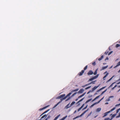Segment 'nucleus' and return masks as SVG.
I'll use <instances>...</instances> for the list:
<instances>
[{
	"label": "nucleus",
	"instance_id": "nucleus-1",
	"mask_svg": "<svg viewBox=\"0 0 120 120\" xmlns=\"http://www.w3.org/2000/svg\"><path fill=\"white\" fill-rule=\"evenodd\" d=\"M71 93H72L71 92L69 93L66 96H65L64 98L62 99H60V101L57 103L56 104L54 105V108L56 107L63 100L66 99L68 97L70 96L71 94Z\"/></svg>",
	"mask_w": 120,
	"mask_h": 120
},
{
	"label": "nucleus",
	"instance_id": "nucleus-2",
	"mask_svg": "<svg viewBox=\"0 0 120 120\" xmlns=\"http://www.w3.org/2000/svg\"><path fill=\"white\" fill-rule=\"evenodd\" d=\"M115 109L116 107H114V108L112 109H111L110 111H109L106 112L105 113H104V115L103 116V117H104L107 116L108 113L110 112H111L112 111H113V110H114Z\"/></svg>",
	"mask_w": 120,
	"mask_h": 120
},
{
	"label": "nucleus",
	"instance_id": "nucleus-3",
	"mask_svg": "<svg viewBox=\"0 0 120 120\" xmlns=\"http://www.w3.org/2000/svg\"><path fill=\"white\" fill-rule=\"evenodd\" d=\"M98 75H97L96 76H94V77L88 80V82H89L90 81H92L94 79H96L98 77Z\"/></svg>",
	"mask_w": 120,
	"mask_h": 120
},
{
	"label": "nucleus",
	"instance_id": "nucleus-4",
	"mask_svg": "<svg viewBox=\"0 0 120 120\" xmlns=\"http://www.w3.org/2000/svg\"><path fill=\"white\" fill-rule=\"evenodd\" d=\"M65 94H62L61 95L59 96H58L56 98V99H60V98L62 99L63 98H64L65 97Z\"/></svg>",
	"mask_w": 120,
	"mask_h": 120
},
{
	"label": "nucleus",
	"instance_id": "nucleus-5",
	"mask_svg": "<svg viewBox=\"0 0 120 120\" xmlns=\"http://www.w3.org/2000/svg\"><path fill=\"white\" fill-rule=\"evenodd\" d=\"M93 73V72L92 70H90L87 73V75H92Z\"/></svg>",
	"mask_w": 120,
	"mask_h": 120
},
{
	"label": "nucleus",
	"instance_id": "nucleus-6",
	"mask_svg": "<svg viewBox=\"0 0 120 120\" xmlns=\"http://www.w3.org/2000/svg\"><path fill=\"white\" fill-rule=\"evenodd\" d=\"M84 72V70H82L81 72H79V73L78 75L79 76H81L83 74Z\"/></svg>",
	"mask_w": 120,
	"mask_h": 120
},
{
	"label": "nucleus",
	"instance_id": "nucleus-7",
	"mask_svg": "<svg viewBox=\"0 0 120 120\" xmlns=\"http://www.w3.org/2000/svg\"><path fill=\"white\" fill-rule=\"evenodd\" d=\"M100 85V84H99V85L97 86H95L92 89V91H93L97 89Z\"/></svg>",
	"mask_w": 120,
	"mask_h": 120
},
{
	"label": "nucleus",
	"instance_id": "nucleus-8",
	"mask_svg": "<svg viewBox=\"0 0 120 120\" xmlns=\"http://www.w3.org/2000/svg\"><path fill=\"white\" fill-rule=\"evenodd\" d=\"M49 105H48L46 106L45 107H43V108H42L40 109H39V110L41 111V110H43L44 109H46V108H47L48 107H49Z\"/></svg>",
	"mask_w": 120,
	"mask_h": 120
},
{
	"label": "nucleus",
	"instance_id": "nucleus-9",
	"mask_svg": "<svg viewBox=\"0 0 120 120\" xmlns=\"http://www.w3.org/2000/svg\"><path fill=\"white\" fill-rule=\"evenodd\" d=\"M84 90L83 89H80L79 91L78 92V93H82L84 91Z\"/></svg>",
	"mask_w": 120,
	"mask_h": 120
},
{
	"label": "nucleus",
	"instance_id": "nucleus-10",
	"mask_svg": "<svg viewBox=\"0 0 120 120\" xmlns=\"http://www.w3.org/2000/svg\"><path fill=\"white\" fill-rule=\"evenodd\" d=\"M85 105L84 104H83L81 106V107L79 108L78 110V111L79 112V111Z\"/></svg>",
	"mask_w": 120,
	"mask_h": 120
},
{
	"label": "nucleus",
	"instance_id": "nucleus-11",
	"mask_svg": "<svg viewBox=\"0 0 120 120\" xmlns=\"http://www.w3.org/2000/svg\"><path fill=\"white\" fill-rule=\"evenodd\" d=\"M108 66L107 65L103 67H102V68L101 69V70H104L106 68H107V67H108Z\"/></svg>",
	"mask_w": 120,
	"mask_h": 120
},
{
	"label": "nucleus",
	"instance_id": "nucleus-12",
	"mask_svg": "<svg viewBox=\"0 0 120 120\" xmlns=\"http://www.w3.org/2000/svg\"><path fill=\"white\" fill-rule=\"evenodd\" d=\"M49 109L47 110H46V111H45V112H44L40 116V117L42 115H43L44 114H45V113L47 112H48V111H49Z\"/></svg>",
	"mask_w": 120,
	"mask_h": 120
},
{
	"label": "nucleus",
	"instance_id": "nucleus-13",
	"mask_svg": "<svg viewBox=\"0 0 120 120\" xmlns=\"http://www.w3.org/2000/svg\"><path fill=\"white\" fill-rule=\"evenodd\" d=\"M60 114L59 115L57 116L53 120H56L60 116Z\"/></svg>",
	"mask_w": 120,
	"mask_h": 120
},
{
	"label": "nucleus",
	"instance_id": "nucleus-14",
	"mask_svg": "<svg viewBox=\"0 0 120 120\" xmlns=\"http://www.w3.org/2000/svg\"><path fill=\"white\" fill-rule=\"evenodd\" d=\"M89 109H88L86 110L83 113H82L80 116V117L82 116L83 114H84Z\"/></svg>",
	"mask_w": 120,
	"mask_h": 120
},
{
	"label": "nucleus",
	"instance_id": "nucleus-15",
	"mask_svg": "<svg viewBox=\"0 0 120 120\" xmlns=\"http://www.w3.org/2000/svg\"><path fill=\"white\" fill-rule=\"evenodd\" d=\"M85 94H86V93H84L82 95L79 96L78 97V98H81L82 97V96H83L85 95Z\"/></svg>",
	"mask_w": 120,
	"mask_h": 120
},
{
	"label": "nucleus",
	"instance_id": "nucleus-16",
	"mask_svg": "<svg viewBox=\"0 0 120 120\" xmlns=\"http://www.w3.org/2000/svg\"><path fill=\"white\" fill-rule=\"evenodd\" d=\"M98 70V68L96 69V70H95V71L94 72V73H93V74H94V75H96V74H97V71Z\"/></svg>",
	"mask_w": 120,
	"mask_h": 120
},
{
	"label": "nucleus",
	"instance_id": "nucleus-17",
	"mask_svg": "<svg viewBox=\"0 0 120 120\" xmlns=\"http://www.w3.org/2000/svg\"><path fill=\"white\" fill-rule=\"evenodd\" d=\"M106 87V86L103 87H102V88H101V89H100L99 90H98L97 91V92H98L100 91V90H102V89H104V88H105Z\"/></svg>",
	"mask_w": 120,
	"mask_h": 120
},
{
	"label": "nucleus",
	"instance_id": "nucleus-18",
	"mask_svg": "<svg viewBox=\"0 0 120 120\" xmlns=\"http://www.w3.org/2000/svg\"><path fill=\"white\" fill-rule=\"evenodd\" d=\"M101 110V109L100 108H97L96 110V111L97 112H98L100 111Z\"/></svg>",
	"mask_w": 120,
	"mask_h": 120
},
{
	"label": "nucleus",
	"instance_id": "nucleus-19",
	"mask_svg": "<svg viewBox=\"0 0 120 120\" xmlns=\"http://www.w3.org/2000/svg\"><path fill=\"white\" fill-rule=\"evenodd\" d=\"M103 55L100 58H99L98 59V60L99 61L101 60L103 58Z\"/></svg>",
	"mask_w": 120,
	"mask_h": 120
},
{
	"label": "nucleus",
	"instance_id": "nucleus-20",
	"mask_svg": "<svg viewBox=\"0 0 120 120\" xmlns=\"http://www.w3.org/2000/svg\"><path fill=\"white\" fill-rule=\"evenodd\" d=\"M120 65V61L118 62L117 64L116 65L115 67L114 68H116L118 66Z\"/></svg>",
	"mask_w": 120,
	"mask_h": 120
},
{
	"label": "nucleus",
	"instance_id": "nucleus-21",
	"mask_svg": "<svg viewBox=\"0 0 120 120\" xmlns=\"http://www.w3.org/2000/svg\"><path fill=\"white\" fill-rule=\"evenodd\" d=\"M69 104L67 105L65 107V108L66 109H68L69 108V107H71V106H70H70H69Z\"/></svg>",
	"mask_w": 120,
	"mask_h": 120
},
{
	"label": "nucleus",
	"instance_id": "nucleus-22",
	"mask_svg": "<svg viewBox=\"0 0 120 120\" xmlns=\"http://www.w3.org/2000/svg\"><path fill=\"white\" fill-rule=\"evenodd\" d=\"M92 100V98H91V99H89V100H88L86 102H85V103L86 104V103H87L89 101H91Z\"/></svg>",
	"mask_w": 120,
	"mask_h": 120
},
{
	"label": "nucleus",
	"instance_id": "nucleus-23",
	"mask_svg": "<svg viewBox=\"0 0 120 120\" xmlns=\"http://www.w3.org/2000/svg\"><path fill=\"white\" fill-rule=\"evenodd\" d=\"M98 103H97V102H96V103H94L93 104H92V105H91L90 107V108H91V107H93V106H94L95 105L97 104Z\"/></svg>",
	"mask_w": 120,
	"mask_h": 120
},
{
	"label": "nucleus",
	"instance_id": "nucleus-24",
	"mask_svg": "<svg viewBox=\"0 0 120 120\" xmlns=\"http://www.w3.org/2000/svg\"><path fill=\"white\" fill-rule=\"evenodd\" d=\"M109 73H107L103 77V79L104 80L105 79L107 76L108 75Z\"/></svg>",
	"mask_w": 120,
	"mask_h": 120
},
{
	"label": "nucleus",
	"instance_id": "nucleus-25",
	"mask_svg": "<svg viewBox=\"0 0 120 120\" xmlns=\"http://www.w3.org/2000/svg\"><path fill=\"white\" fill-rule=\"evenodd\" d=\"M84 98H82V99H81V100H79V101H78L77 103H79L80 102L82 101L83 100V99H84Z\"/></svg>",
	"mask_w": 120,
	"mask_h": 120
},
{
	"label": "nucleus",
	"instance_id": "nucleus-26",
	"mask_svg": "<svg viewBox=\"0 0 120 120\" xmlns=\"http://www.w3.org/2000/svg\"><path fill=\"white\" fill-rule=\"evenodd\" d=\"M79 90L78 89H77L75 90H74L71 91L72 92H73L75 91H78Z\"/></svg>",
	"mask_w": 120,
	"mask_h": 120
},
{
	"label": "nucleus",
	"instance_id": "nucleus-27",
	"mask_svg": "<svg viewBox=\"0 0 120 120\" xmlns=\"http://www.w3.org/2000/svg\"><path fill=\"white\" fill-rule=\"evenodd\" d=\"M75 101H73L71 103V104L70 105V106H72L73 105H74L75 103Z\"/></svg>",
	"mask_w": 120,
	"mask_h": 120
},
{
	"label": "nucleus",
	"instance_id": "nucleus-28",
	"mask_svg": "<svg viewBox=\"0 0 120 120\" xmlns=\"http://www.w3.org/2000/svg\"><path fill=\"white\" fill-rule=\"evenodd\" d=\"M120 46V45L119 44H116V48H117Z\"/></svg>",
	"mask_w": 120,
	"mask_h": 120
},
{
	"label": "nucleus",
	"instance_id": "nucleus-29",
	"mask_svg": "<svg viewBox=\"0 0 120 120\" xmlns=\"http://www.w3.org/2000/svg\"><path fill=\"white\" fill-rule=\"evenodd\" d=\"M107 90V89H106L105 90L102 92L101 94V95H102Z\"/></svg>",
	"mask_w": 120,
	"mask_h": 120
},
{
	"label": "nucleus",
	"instance_id": "nucleus-30",
	"mask_svg": "<svg viewBox=\"0 0 120 120\" xmlns=\"http://www.w3.org/2000/svg\"><path fill=\"white\" fill-rule=\"evenodd\" d=\"M114 76H112L111 78L110 79H109L107 82H109L112 79V78Z\"/></svg>",
	"mask_w": 120,
	"mask_h": 120
},
{
	"label": "nucleus",
	"instance_id": "nucleus-31",
	"mask_svg": "<svg viewBox=\"0 0 120 120\" xmlns=\"http://www.w3.org/2000/svg\"><path fill=\"white\" fill-rule=\"evenodd\" d=\"M87 65H86L84 68V71L85 70H86L87 68Z\"/></svg>",
	"mask_w": 120,
	"mask_h": 120
},
{
	"label": "nucleus",
	"instance_id": "nucleus-32",
	"mask_svg": "<svg viewBox=\"0 0 120 120\" xmlns=\"http://www.w3.org/2000/svg\"><path fill=\"white\" fill-rule=\"evenodd\" d=\"M80 116H76V117L74 118L73 119V120H74L76 119H77V118H78Z\"/></svg>",
	"mask_w": 120,
	"mask_h": 120
},
{
	"label": "nucleus",
	"instance_id": "nucleus-33",
	"mask_svg": "<svg viewBox=\"0 0 120 120\" xmlns=\"http://www.w3.org/2000/svg\"><path fill=\"white\" fill-rule=\"evenodd\" d=\"M104 98V97H103L98 102H97V103H98L99 102L102 100Z\"/></svg>",
	"mask_w": 120,
	"mask_h": 120
},
{
	"label": "nucleus",
	"instance_id": "nucleus-34",
	"mask_svg": "<svg viewBox=\"0 0 120 120\" xmlns=\"http://www.w3.org/2000/svg\"><path fill=\"white\" fill-rule=\"evenodd\" d=\"M120 110V108L116 110V113H117L119 112V111Z\"/></svg>",
	"mask_w": 120,
	"mask_h": 120
},
{
	"label": "nucleus",
	"instance_id": "nucleus-35",
	"mask_svg": "<svg viewBox=\"0 0 120 120\" xmlns=\"http://www.w3.org/2000/svg\"><path fill=\"white\" fill-rule=\"evenodd\" d=\"M115 83V82H113V83H112V84L109 86V88H110V87H112V85H113V84L114 83Z\"/></svg>",
	"mask_w": 120,
	"mask_h": 120
},
{
	"label": "nucleus",
	"instance_id": "nucleus-36",
	"mask_svg": "<svg viewBox=\"0 0 120 120\" xmlns=\"http://www.w3.org/2000/svg\"><path fill=\"white\" fill-rule=\"evenodd\" d=\"M90 85V84H89V83H88V84H86L84 86H82V87H84L85 86H88V85Z\"/></svg>",
	"mask_w": 120,
	"mask_h": 120
},
{
	"label": "nucleus",
	"instance_id": "nucleus-37",
	"mask_svg": "<svg viewBox=\"0 0 120 120\" xmlns=\"http://www.w3.org/2000/svg\"><path fill=\"white\" fill-rule=\"evenodd\" d=\"M90 85V84H89V83H88V84H86L84 86H82V87H84L85 86H88V85Z\"/></svg>",
	"mask_w": 120,
	"mask_h": 120
},
{
	"label": "nucleus",
	"instance_id": "nucleus-38",
	"mask_svg": "<svg viewBox=\"0 0 120 120\" xmlns=\"http://www.w3.org/2000/svg\"><path fill=\"white\" fill-rule=\"evenodd\" d=\"M108 52H109V51H107L106 52H105V54L106 55L108 53Z\"/></svg>",
	"mask_w": 120,
	"mask_h": 120
},
{
	"label": "nucleus",
	"instance_id": "nucleus-39",
	"mask_svg": "<svg viewBox=\"0 0 120 120\" xmlns=\"http://www.w3.org/2000/svg\"><path fill=\"white\" fill-rule=\"evenodd\" d=\"M91 87V86H88V87H87L86 88H85V90H87V89L90 88Z\"/></svg>",
	"mask_w": 120,
	"mask_h": 120
},
{
	"label": "nucleus",
	"instance_id": "nucleus-40",
	"mask_svg": "<svg viewBox=\"0 0 120 120\" xmlns=\"http://www.w3.org/2000/svg\"><path fill=\"white\" fill-rule=\"evenodd\" d=\"M88 106V105H87L84 108L82 109L83 110H84L86 109L87 107Z\"/></svg>",
	"mask_w": 120,
	"mask_h": 120
},
{
	"label": "nucleus",
	"instance_id": "nucleus-41",
	"mask_svg": "<svg viewBox=\"0 0 120 120\" xmlns=\"http://www.w3.org/2000/svg\"><path fill=\"white\" fill-rule=\"evenodd\" d=\"M67 117V116H65V117H64L63 118H62V120H64V119H65Z\"/></svg>",
	"mask_w": 120,
	"mask_h": 120
},
{
	"label": "nucleus",
	"instance_id": "nucleus-42",
	"mask_svg": "<svg viewBox=\"0 0 120 120\" xmlns=\"http://www.w3.org/2000/svg\"><path fill=\"white\" fill-rule=\"evenodd\" d=\"M71 98V97H70L68 98L65 101H67L69 100Z\"/></svg>",
	"mask_w": 120,
	"mask_h": 120
},
{
	"label": "nucleus",
	"instance_id": "nucleus-43",
	"mask_svg": "<svg viewBox=\"0 0 120 120\" xmlns=\"http://www.w3.org/2000/svg\"><path fill=\"white\" fill-rule=\"evenodd\" d=\"M112 51H111L109 52V53L108 54V55H110L112 52Z\"/></svg>",
	"mask_w": 120,
	"mask_h": 120
},
{
	"label": "nucleus",
	"instance_id": "nucleus-44",
	"mask_svg": "<svg viewBox=\"0 0 120 120\" xmlns=\"http://www.w3.org/2000/svg\"><path fill=\"white\" fill-rule=\"evenodd\" d=\"M92 64L93 65L95 66L96 64L95 62H94L93 63H92Z\"/></svg>",
	"mask_w": 120,
	"mask_h": 120
},
{
	"label": "nucleus",
	"instance_id": "nucleus-45",
	"mask_svg": "<svg viewBox=\"0 0 120 120\" xmlns=\"http://www.w3.org/2000/svg\"><path fill=\"white\" fill-rule=\"evenodd\" d=\"M77 93V92L74 93L72 95V97L74 96Z\"/></svg>",
	"mask_w": 120,
	"mask_h": 120
},
{
	"label": "nucleus",
	"instance_id": "nucleus-46",
	"mask_svg": "<svg viewBox=\"0 0 120 120\" xmlns=\"http://www.w3.org/2000/svg\"><path fill=\"white\" fill-rule=\"evenodd\" d=\"M100 96V95L96 97L95 98L96 99H97Z\"/></svg>",
	"mask_w": 120,
	"mask_h": 120
},
{
	"label": "nucleus",
	"instance_id": "nucleus-47",
	"mask_svg": "<svg viewBox=\"0 0 120 120\" xmlns=\"http://www.w3.org/2000/svg\"><path fill=\"white\" fill-rule=\"evenodd\" d=\"M116 115V114H113L112 116V117H114Z\"/></svg>",
	"mask_w": 120,
	"mask_h": 120
},
{
	"label": "nucleus",
	"instance_id": "nucleus-48",
	"mask_svg": "<svg viewBox=\"0 0 120 120\" xmlns=\"http://www.w3.org/2000/svg\"><path fill=\"white\" fill-rule=\"evenodd\" d=\"M120 117V112L119 113V115H118V116H116V117L117 118H118V117Z\"/></svg>",
	"mask_w": 120,
	"mask_h": 120
},
{
	"label": "nucleus",
	"instance_id": "nucleus-49",
	"mask_svg": "<svg viewBox=\"0 0 120 120\" xmlns=\"http://www.w3.org/2000/svg\"><path fill=\"white\" fill-rule=\"evenodd\" d=\"M96 81H92L91 82H92V84H94L95 83V82Z\"/></svg>",
	"mask_w": 120,
	"mask_h": 120
},
{
	"label": "nucleus",
	"instance_id": "nucleus-50",
	"mask_svg": "<svg viewBox=\"0 0 120 120\" xmlns=\"http://www.w3.org/2000/svg\"><path fill=\"white\" fill-rule=\"evenodd\" d=\"M120 105V103L119 104L116 105V106H119Z\"/></svg>",
	"mask_w": 120,
	"mask_h": 120
},
{
	"label": "nucleus",
	"instance_id": "nucleus-51",
	"mask_svg": "<svg viewBox=\"0 0 120 120\" xmlns=\"http://www.w3.org/2000/svg\"><path fill=\"white\" fill-rule=\"evenodd\" d=\"M109 118H105L104 120H108L109 119Z\"/></svg>",
	"mask_w": 120,
	"mask_h": 120
},
{
	"label": "nucleus",
	"instance_id": "nucleus-52",
	"mask_svg": "<svg viewBox=\"0 0 120 120\" xmlns=\"http://www.w3.org/2000/svg\"><path fill=\"white\" fill-rule=\"evenodd\" d=\"M96 99L95 98L94 99H93L92 101H94L95 100H96Z\"/></svg>",
	"mask_w": 120,
	"mask_h": 120
},
{
	"label": "nucleus",
	"instance_id": "nucleus-53",
	"mask_svg": "<svg viewBox=\"0 0 120 120\" xmlns=\"http://www.w3.org/2000/svg\"><path fill=\"white\" fill-rule=\"evenodd\" d=\"M109 59V58L108 57H107L105 59V60H108Z\"/></svg>",
	"mask_w": 120,
	"mask_h": 120
},
{
	"label": "nucleus",
	"instance_id": "nucleus-54",
	"mask_svg": "<svg viewBox=\"0 0 120 120\" xmlns=\"http://www.w3.org/2000/svg\"><path fill=\"white\" fill-rule=\"evenodd\" d=\"M113 96H110L109 97V98H112V97H113Z\"/></svg>",
	"mask_w": 120,
	"mask_h": 120
},
{
	"label": "nucleus",
	"instance_id": "nucleus-55",
	"mask_svg": "<svg viewBox=\"0 0 120 120\" xmlns=\"http://www.w3.org/2000/svg\"><path fill=\"white\" fill-rule=\"evenodd\" d=\"M115 88V87H113L112 88V90H113L114 89V88Z\"/></svg>",
	"mask_w": 120,
	"mask_h": 120
},
{
	"label": "nucleus",
	"instance_id": "nucleus-56",
	"mask_svg": "<svg viewBox=\"0 0 120 120\" xmlns=\"http://www.w3.org/2000/svg\"><path fill=\"white\" fill-rule=\"evenodd\" d=\"M117 86V85H115V86H114V87H116V86Z\"/></svg>",
	"mask_w": 120,
	"mask_h": 120
},
{
	"label": "nucleus",
	"instance_id": "nucleus-57",
	"mask_svg": "<svg viewBox=\"0 0 120 120\" xmlns=\"http://www.w3.org/2000/svg\"><path fill=\"white\" fill-rule=\"evenodd\" d=\"M120 83V82L117 83V84H119Z\"/></svg>",
	"mask_w": 120,
	"mask_h": 120
},
{
	"label": "nucleus",
	"instance_id": "nucleus-58",
	"mask_svg": "<svg viewBox=\"0 0 120 120\" xmlns=\"http://www.w3.org/2000/svg\"><path fill=\"white\" fill-rule=\"evenodd\" d=\"M92 84V82H91L89 83V84H90H90Z\"/></svg>",
	"mask_w": 120,
	"mask_h": 120
},
{
	"label": "nucleus",
	"instance_id": "nucleus-59",
	"mask_svg": "<svg viewBox=\"0 0 120 120\" xmlns=\"http://www.w3.org/2000/svg\"><path fill=\"white\" fill-rule=\"evenodd\" d=\"M78 99V98H77V99H76V100H75V101H77Z\"/></svg>",
	"mask_w": 120,
	"mask_h": 120
},
{
	"label": "nucleus",
	"instance_id": "nucleus-60",
	"mask_svg": "<svg viewBox=\"0 0 120 120\" xmlns=\"http://www.w3.org/2000/svg\"><path fill=\"white\" fill-rule=\"evenodd\" d=\"M118 87L119 88H120V85L118 86Z\"/></svg>",
	"mask_w": 120,
	"mask_h": 120
},
{
	"label": "nucleus",
	"instance_id": "nucleus-61",
	"mask_svg": "<svg viewBox=\"0 0 120 120\" xmlns=\"http://www.w3.org/2000/svg\"><path fill=\"white\" fill-rule=\"evenodd\" d=\"M107 72V71H106L104 72V74H105Z\"/></svg>",
	"mask_w": 120,
	"mask_h": 120
},
{
	"label": "nucleus",
	"instance_id": "nucleus-62",
	"mask_svg": "<svg viewBox=\"0 0 120 120\" xmlns=\"http://www.w3.org/2000/svg\"><path fill=\"white\" fill-rule=\"evenodd\" d=\"M76 112V111H75V112Z\"/></svg>",
	"mask_w": 120,
	"mask_h": 120
},
{
	"label": "nucleus",
	"instance_id": "nucleus-63",
	"mask_svg": "<svg viewBox=\"0 0 120 120\" xmlns=\"http://www.w3.org/2000/svg\"><path fill=\"white\" fill-rule=\"evenodd\" d=\"M119 101H120V98L119 99Z\"/></svg>",
	"mask_w": 120,
	"mask_h": 120
},
{
	"label": "nucleus",
	"instance_id": "nucleus-64",
	"mask_svg": "<svg viewBox=\"0 0 120 120\" xmlns=\"http://www.w3.org/2000/svg\"><path fill=\"white\" fill-rule=\"evenodd\" d=\"M106 104H108V102H107V103H106Z\"/></svg>",
	"mask_w": 120,
	"mask_h": 120
}]
</instances>
